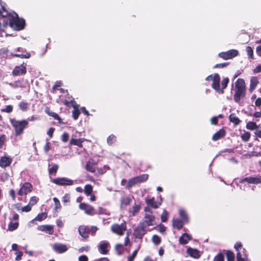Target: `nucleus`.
<instances>
[{"mask_svg": "<svg viewBox=\"0 0 261 261\" xmlns=\"http://www.w3.org/2000/svg\"><path fill=\"white\" fill-rule=\"evenodd\" d=\"M246 94V86L243 79H238L235 83V93L233 99L236 102L239 103L241 99L244 98Z\"/></svg>", "mask_w": 261, "mask_h": 261, "instance_id": "1", "label": "nucleus"}, {"mask_svg": "<svg viewBox=\"0 0 261 261\" xmlns=\"http://www.w3.org/2000/svg\"><path fill=\"white\" fill-rule=\"evenodd\" d=\"M10 122L14 128V134L16 137L21 136L29 125V122L25 119L16 120L15 118H10Z\"/></svg>", "mask_w": 261, "mask_h": 261, "instance_id": "2", "label": "nucleus"}, {"mask_svg": "<svg viewBox=\"0 0 261 261\" xmlns=\"http://www.w3.org/2000/svg\"><path fill=\"white\" fill-rule=\"evenodd\" d=\"M9 24L14 30L19 31L25 28V21L23 18H19L18 14L15 13V16H11L9 18Z\"/></svg>", "mask_w": 261, "mask_h": 261, "instance_id": "3", "label": "nucleus"}, {"mask_svg": "<svg viewBox=\"0 0 261 261\" xmlns=\"http://www.w3.org/2000/svg\"><path fill=\"white\" fill-rule=\"evenodd\" d=\"M149 177L147 174H143L128 179L127 184L125 187L127 189H129L136 185L146 181Z\"/></svg>", "mask_w": 261, "mask_h": 261, "instance_id": "4", "label": "nucleus"}, {"mask_svg": "<svg viewBox=\"0 0 261 261\" xmlns=\"http://www.w3.org/2000/svg\"><path fill=\"white\" fill-rule=\"evenodd\" d=\"M147 230H149L139 223L134 230L133 235L136 239H139L142 242V239Z\"/></svg>", "mask_w": 261, "mask_h": 261, "instance_id": "5", "label": "nucleus"}, {"mask_svg": "<svg viewBox=\"0 0 261 261\" xmlns=\"http://www.w3.org/2000/svg\"><path fill=\"white\" fill-rule=\"evenodd\" d=\"M234 248L237 251V261H245L243 257H246V250L243 248L242 243L240 242H237L234 245Z\"/></svg>", "mask_w": 261, "mask_h": 261, "instance_id": "6", "label": "nucleus"}, {"mask_svg": "<svg viewBox=\"0 0 261 261\" xmlns=\"http://www.w3.org/2000/svg\"><path fill=\"white\" fill-rule=\"evenodd\" d=\"M33 190V186L29 182H24L20 187L19 190L17 192L19 196L27 195L31 193Z\"/></svg>", "mask_w": 261, "mask_h": 261, "instance_id": "7", "label": "nucleus"}, {"mask_svg": "<svg viewBox=\"0 0 261 261\" xmlns=\"http://www.w3.org/2000/svg\"><path fill=\"white\" fill-rule=\"evenodd\" d=\"M126 230V224L125 221H123L121 224H114L111 226L112 231L119 236H122Z\"/></svg>", "mask_w": 261, "mask_h": 261, "instance_id": "8", "label": "nucleus"}, {"mask_svg": "<svg viewBox=\"0 0 261 261\" xmlns=\"http://www.w3.org/2000/svg\"><path fill=\"white\" fill-rule=\"evenodd\" d=\"M140 223L147 228L149 226L154 225L156 224L155 216L153 214H145L143 220L140 222Z\"/></svg>", "mask_w": 261, "mask_h": 261, "instance_id": "9", "label": "nucleus"}, {"mask_svg": "<svg viewBox=\"0 0 261 261\" xmlns=\"http://www.w3.org/2000/svg\"><path fill=\"white\" fill-rule=\"evenodd\" d=\"M27 63L24 62L20 65L16 66L12 71V75L17 76L25 75L27 72Z\"/></svg>", "mask_w": 261, "mask_h": 261, "instance_id": "10", "label": "nucleus"}, {"mask_svg": "<svg viewBox=\"0 0 261 261\" xmlns=\"http://www.w3.org/2000/svg\"><path fill=\"white\" fill-rule=\"evenodd\" d=\"M51 182L60 186H72L74 184L73 180L66 177H57L51 180Z\"/></svg>", "mask_w": 261, "mask_h": 261, "instance_id": "11", "label": "nucleus"}, {"mask_svg": "<svg viewBox=\"0 0 261 261\" xmlns=\"http://www.w3.org/2000/svg\"><path fill=\"white\" fill-rule=\"evenodd\" d=\"M239 54V51L236 49H230L227 51L221 52L218 54V56L224 60H228L237 57Z\"/></svg>", "mask_w": 261, "mask_h": 261, "instance_id": "12", "label": "nucleus"}, {"mask_svg": "<svg viewBox=\"0 0 261 261\" xmlns=\"http://www.w3.org/2000/svg\"><path fill=\"white\" fill-rule=\"evenodd\" d=\"M79 208L88 215L93 216L96 214L94 207L88 203H81L79 204Z\"/></svg>", "mask_w": 261, "mask_h": 261, "instance_id": "13", "label": "nucleus"}, {"mask_svg": "<svg viewBox=\"0 0 261 261\" xmlns=\"http://www.w3.org/2000/svg\"><path fill=\"white\" fill-rule=\"evenodd\" d=\"M247 182L250 184L257 185L261 184V176L258 175L257 177L249 176L243 178L240 180V183H244Z\"/></svg>", "mask_w": 261, "mask_h": 261, "instance_id": "14", "label": "nucleus"}, {"mask_svg": "<svg viewBox=\"0 0 261 261\" xmlns=\"http://www.w3.org/2000/svg\"><path fill=\"white\" fill-rule=\"evenodd\" d=\"M13 159L9 156H2L0 158V167L2 168H6L10 166Z\"/></svg>", "mask_w": 261, "mask_h": 261, "instance_id": "15", "label": "nucleus"}, {"mask_svg": "<svg viewBox=\"0 0 261 261\" xmlns=\"http://www.w3.org/2000/svg\"><path fill=\"white\" fill-rule=\"evenodd\" d=\"M97 163L93 159H90L87 163L85 166V169L87 171L95 173L96 172V166Z\"/></svg>", "mask_w": 261, "mask_h": 261, "instance_id": "16", "label": "nucleus"}, {"mask_svg": "<svg viewBox=\"0 0 261 261\" xmlns=\"http://www.w3.org/2000/svg\"><path fill=\"white\" fill-rule=\"evenodd\" d=\"M213 82L212 84V87L216 92H218L220 90V76L217 73H214V76L213 78Z\"/></svg>", "mask_w": 261, "mask_h": 261, "instance_id": "17", "label": "nucleus"}, {"mask_svg": "<svg viewBox=\"0 0 261 261\" xmlns=\"http://www.w3.org/2000/svg\"><path fill=\"white\" fill-rule=\"evenodd\" d=\"M145 203L147 205L150 206L151 208L154 209L158 208L162 204L161 202H158L156 201L154 197L150 198H146Z\"/></svg>", "mask_w": 261, "mask_h": 261, "instance_id": "18", "label": "nucleus"}, {"mask_svg": "<svg viewBox=\"0 0 261 261\" xmlns=\"http://www.w3.org/2000/svg\"><path fill=\"white\" fill-rule=\"evenodd\" d=\"M54 250L58 253H63L67 251L68 248L65 244L55 243L53 245Z\"/></svg>", "mask_w": 261, "mask_h": 261, "instance_id": "19", "label": "nucleus"}, {"mask_svg": "<svg viewBox=\"0 0 261 261\" xmlns=\"http://www.w3.org/2000/svg\"><path fill=\"white\" fill-rule=\"evenodd\" d=\"M79 232L82 238L86 239L89 237L90 228L87 226H80L78 229Z\"/></svg>", "mask_w": 261, "mask_h": 261, "instance_id": "20", "label": "nucleus"}, {"mask_svg": "<svg viewBox=\"0 0 261 261\" xmlns=\"http://www.w3.org/2000/svg\"><path fill=\"white\" fill-rule=\"evenodd\" d=\"M38 230L43 231L48 234H53L54 232V227L50 225H40L37 228Z\"/></svg>", "mask_w": 261, "mask_h": 261, "instance_id": "21", "label": "nucleus"}, {"mask_svg": "<svg viewBox=\"0 0 261 261\" xmlns=\"http://www.w3.org/2000/svg\"><path fill=\"white\" fill-rule=\"evenodd\" d=\"M44 111L47 115L53 117L55 120H57L58 121V123L59 124H63L62 119L59 117L58 114L52 112L49 107H46Z\"/></svg>", "mask_w": 261, "mask_h": 261, "instance_id": "22", "label": "nucleus"}, {"mask_svg": "<svg viewBox=\"0 0 261 261\" xmlns=\"http://www.w3.org/2000/svg\"><path fill=\"white\" fill-rule=\"evenodd\" d=\"M25 82L23 78L20 79L15 81L13 83L9 84V85L13 88H23L25 87Z\"/></svg>", "mask_w": 261, "mask_h": 261, "instance_id": "23", "label": "nucleus"}, {"mask_svg": "<svg viewBox=\"0 0 261 261\" xmlns=\"http://www.w3.org/2000/svg\"><path fill=\"white\" fill-rule=\"evenodd\" d=\"M226 132L224 128H222L215 133L212 136V140L214 141L219 140L224 138L226 135Z\"/></svg>", "mask_w": 261, "mask_h": 261, "instance_id": "24", "label": "nucleus"}, {"mask_svg": "<svg viewBox=\"0 0 261 261\" xmlns=\"http://www.w3.org/2000/svg\"><path fill=\"white\" fill-rule=\"evenodd\" d=\"M259 84V81L257 77L252 76L250 79V83L249 88V91L250 93L255 89L257 86Z\"/></svg>", "mask_w": 261, "mask_h": 261, "instance_id": "25", "label": "nucleus"}, {"mask_svg": "<svg viewBox=\"0 0 261 261\" xmlns=\"http://www.w3.org/2000/svg\"><path fill=\"white\" fill-rule=\"evenodd\" d=\"M187 254L191 257L198 259L200 257L199 251L197 249L189 247L187 249Z\"/></svg>", "mask_w": 261, "mask_h": 261, "instance_id": "26", "label": "nucleus"}, {"mask_svg": "<svg viewBox=\"0 0 261 261\" xmlns=\"http://www.w3.org/2000/svg\"><path fill=\"white\" fill-rule=\"evenodd\" d=\"M191 239L192 237L190 235L187 233H184L179 238V242L180 244L185 245Z\"/></svg>", "mask_w": 261, "mask_h": 261, "instance_id": "27", "label": "nucleus"}, {"mask_svg": "<svg viewBox=\"0 0 261 261\" xmlns=\"http://www.w3.org/2000/svg\"><path fill=\"white\" fill-rule=\"evenodd\" d=\"M230 122H232L234 126L239 125L241 121L235 113H231L228 117Z\"/></svg>", "mask_w": 261, "mask_h": 261, "instance_id": "28", "label": "nucleus"}, {"mask_svg": "<svg viewBox=\"0 0 261 261\" xmlns=\"http://www.w3.org/2000/svg\"><path fill=\"white\" fill-rule=\"evenodd\" d=\"M184 223H186L184 221L177 218L173 219L172 221L173 226L178 230H180L182 228Z\"/></svg>", "mask_w": 261, "mask_h": 261, "instance_id": "29", "label": "nucleus"}, {"mask_svg": "<svg viewBox=\"0 0 261 261\" xmlns=\"http://www.w3.org/2000/svg\"><path fill=\"white\" fill-rule=\"evenodd\" d=\"M109 245L108 242H101L99 245V250L101 254H107L108 252V247Z\"/></svg>", "mask_w": 261, "mask_h": 261, "instance_id": "30", "label": "nucleus"}, {"mask_svg": "<svg viewBox=\"0 0 261 261\" xmlns=\"http://www.w3.org/2000/svg\"><path fill=\"white\" fill-rule=\"evenodd\" d=\"M84 139L83 138H80V139H74L71 138L70 140V145H76L79 147H82V143L84 142Z\"/></svg>", "mask_w": 261, "mask_h": 261, "instance_id": "31", "label": "nucleus"}, {"mask_svg": "<svg viewBox=\"0 0 261 261\" xmlns=\"http://www.w3.org/2000/svg\"><path fill=\"white\" fill-rule=\"evenodd\" d=\"M110 168L108 165H105L102 167L97 168V172H95V175L97 176L103 175L108 170H109Z\"/></svg>", "mask_w": 261, "mask_h": 261, "instance_id": "32", "label": "nucleus"}, {"mask_svg": "<svg viewBox=\"0 0 261 261\" xmlns=\"http://www.w3.org/2000/svg\"><path fill=\"white\" fill-rule=\"evenodd\" d=\"M229 80L228 77H224L223 79V80L221 81V87L222 88H220V90L218 91V92L220 94H223L224 91V90L227 87V85L229 83Z\"/></svg>", "mask_w": 261, "mask_h": 261, "instance_id": "33", "label": "nucleus"}, {"mask_svg": "<svg viewBox=\"0 0 261 261\" xmlns=\"http://www.w3.org/2000/svg\"><path fill=\"white\" fill-rule=\"evenodd\" d=\"M179 214L181 218V220L184 221L185 223H188L189 221V218L185 210L180 209L179 211Z\"/></svg>", "mask_w": 261, "mask_h": 261, "instance_id": "34", "label": "nucleus"}, {"mask_svg": "<svg viewBox=\"0 0 261 261\" xmlns=\"http://www.w3.org/2000/svg\"><path fill=\"white\" fill-rule=\"evenodd\" d=\"M18 107L22 111L25 112L29 109V103L24 101H20L18 103Z\"/></svg>", "mask_w": 261, "mask_h": 261, "instance_id": "35", "label": "nucleus"}, {"mask_svg": "<svg viewBox=\"0 0 261 261\" xmlns=\"http://www.w3.org/2000/svg\"><path fill=\"white\" fill-rule=\"evenodd\" d=\"M93 192V187L90 184H87L85 186L84 193L86 195L90 196Z\"/></svg>", "mask_w": 261, "mask_h": 261, "instance_id": "36", "label": "nucleus"}, {"mask_svg": "<svg viewBox=\"0 0 261 261\" xmlns=\"http://www.w3.org/2000/svg\"><path fill=\"white\" fill-rule=\"evenodd\" d=\"M246 128L248 129L249 130H254L257 129L258 128V126L257 125L256 123L255 122L253 121H249L246 124Z\"/></svg>", "mask_w": 261, "mask_h": 261, "instance_id": "37", "label": "nucleus"}, {"mask_svg": "<svg viewBox=\"0 0 261 261\" xmlns=\"http://www.w3.org/2000/svg\"><path fill=\"white\" fill-rule=\"evenodd\" d=\"M59 169V166L57 164L54 165L48 169V173L50 175H55Z\"/></svg>", "mask_w": 261, "mask_h": 261, "instance_id": "38", "label": "nucleus"}, {"mask_svg": "<svg viewBox=\"0 0 261 261\" xmlns=\"http://www.w3.org/2000/svg\"><path fill=\"white\" fill-rule=\"evenodd\" d=\"M47 215L46 213H41L37 215L34 219L35 220L42 221L47 218Z\"/></svg>", "mask_w": 261, "mask_h": 261, "instance_id": "39", "label": "nucleus"}, {"mask_svg": "<svg viewBox=\"0 0 261 261\" xmlns=\"http://www.w3.org/2000/svg\"><path fill=\"white\" fill-rule=\"evenodd\" d=\"M226 256L227 261H234L235 256L232 251L228 250L226 252Z\"/></svg>", "mask_w": 261, "mask_h": 261, "instance_id": "40", "label": "nucleus"}, {"mask_svg": "<svg viewBox=\"0 0 261 261\" xmlns=\"http://www.w3.org/2000/svg\"><path fill=\"white\" fill-rule=\"evenodd\" d=\"M116 141V137L112 134L107 138V143L109 145H112Z\"/></svg>", "mask_w": 261, "mask_h": 261, "instance_id": "41", "label": "nucleus"}, {"mask_svg": "<svg viewBox=\"0 0 261 261\" xmlns=\"http://www.w3.org/2000/svg\"><path fill=\"white\" fill-rule=\"evenodd\" d=\"M80 114V111L79 109V106L76 108H73V110L72 112V116L74 120L78 119Z\"/></svg>", "mask_w": 261, "mask_h": 261, "instance_id": "42", "label": "nucleus"}, {"mask_svg": "<svg viewBox=\"0 0 261 261\" xmlns=\"http://www.w3.org/2000/svg\"><path fill=\"white\" fill-rule=\"evenodd\" d=\"M246 51L247 53L249 58L250 59H254L253 50L251 46H247L246 48Z\"/></svg>", "mask_w": 261, "mask_h": 261, "instance_id": "43", "label": "nucleus"}, {"mask_svg": "<svg viewBox=\"0 0 261 261\" xmlns=\"http://www.w3.org/2000/svg\"><path fill=\"white\" fill-rule=\"evenodd\" d=\"M251 137V134L248 132H245L241 135V137L243 141L247 142L249 140Z\"/></svg>", "mask_w": 261, "mask_h": 261, "instance_id": "44", "label": "nucleus"}, {"mask_svg": "<svg viewBox=\"0 0 261 261\" xmlns=\"http://www.w3.org/2000/svg\"><path fill=\"white\" fill-rule=\"evenodd\" d=\"M18 222H11L8 225V230L9 231H13L18 228Z\"/></svg>", "mask_w": 261, "mask_h": 261, "instance_id": "45", "label": "nucleus"}, {"mask_svg": "<svg viewBox=\"0 0 261 261\" xmlns=\"http://www.w3.org/2000/svg\"><path fill=\"white\" fill-rule=\"evenodd\" d=\"M152 241L155 245L158 246L161 242V238L158 235L154 234L152 237Z\"/></svg>", "mask_w": 261, "mask_h": 261, "instance_id": "46", "label": "nucleus"}, {"mask_svg": "<svg viewBox=\"0 0 261 261\" xmlns=\"http://www.w3.org/2000/svg\"><path fill=\"white\" fill-rule=\"evenodd\" d=\"M13 56L16 57H19V58H20L21 59H23V58L28 59V58H29L30 57L31 55H30V53L26 52V53L25 54H14L13 55Z\"/></svg>", "mask_w": 261, "mask_h": 261, "instance_id": "47", "label": "nucleus"}, {"mask_svg": "<svg viewBox=\"0 0 261 261\" xmlns=\"http://www.w3.org/2000/svg\"><path fill=\"white\" fill-rule=\"evenodd\" d=\"M38 201H39V198H38L37 197H36L35 196H32L30 198L29 204L32 206L33 205H35L38 202Z\"/></svg>", "mask_w": 261, "mask_h": 261, "instance_id": "48", "label": "nucleus"}, {"mask_svg": "<svg viewBox=\"0 0 261 261\" xmlns=\"http://www.w3.org/2000/svg\"><path fill=\"white\" fill-rule=\"evenodd\" d=\"M13 110V107L12 105H8L5 108L2 109L1 111L2 112L10 113Z\"/></svg>", "mask_w": 261, "mask_h": 261, "instance_id": "49", "label": "nucleus"}, {"mask_svg": "<svg viewBox=\"0 0 261 261\" xmlns=\"http://www.w3.org/2000/svg\"><path fill=\"white\" fill-rule=\"evenodd\" d=\"M168 213L166 210H164L161 215V221L163 222H165L167 221L168 218Z\"/></svg>", "mask_w": 261, "mask_h": 261, "instance_id": "50", "label": "nucleus"}, {"mask_svg": "<svg viewBox=\"0 0 261 261\" xmlns=\"http://www.w3.org/2000/svg\"><path fill=\"white\" fill-rule=\"evenodd\" d=\"M131 199L130 198L126 197L122 199L121 201V205L124 206L128 205L130 204Z\"/></svg>", "mask_w": 261, "mask_h": 261, "instance_id": "51", "label": "nucleus"}, {"mask_svg": "<svg viewBox=\"0 0 261 261\" xmlns=\"http://www.w3.org/2000/svg\"><path fill=\"white\" fill-rule=\"evenodd\" d=\"M214 261H224V257L222 253H219L214 258Z\"/></svg>", "mask_w": 261, "mask_h": 261, "instance_id": "52", "label": "nucleus"}, {"mask_svg": "<svg viewBox=\"0 0 261 261\" xmlns=\"http://www.w3.org/2000/svg\"><path fill=\"white\" fill-rule=\"evenodd\" d=\"M140 208H141L140 205H135L133 207V211H132V215H133V216L136 215V214L139 212V211L140 210Z\"/></svg>", "mask_w": 261, "mask_h": 261, "instance_id": "53", "label": "nucleus"}, {"mask_svg": "<svg viewBox=\"0 0 261 261\" xmlns=\"http://www.w3.org/2000/svg\"><path fill=\"white\" fill-rule=\"evenodd\" d=\"M229 63L228 62H225V63H223L217 64L215 65L214 68H223L227 66H228L229 65Z\"/></svg>", "mask_w": 261, "mask_h": 261, "instance_id": "54", "label": "nucleus"}, {"mask_svg": "<svg viewBox=\"0 0 261 261\" xmlns=\"http://www.w3.org/2000/svg\"><path fill=\"white\" fill-rule=\"evenodd\" d=\"M6 141V136L3 134L0 136V149L2 148L5 141Z\"/></svg>", "mask_w": 261, "mask_h": 261, "instance_id": "55", "label": "nucleus"}, {"mask_svg": "<svg viewBox=\"0 0 261 261\" xmlns=\"http://www.w3.org/2000/svg\"><path fill=\"white\" fill-rule=\"evenodd\" d=\"M70 199V194L68 193H66L62 197V201L64 203H67V202H69Z\"/></svg>", "mask_w": 261, "mask_h": 261, "instance_id": "56", "label": "nucleus"}, {"mask_svg": "<svg viewBox=\"0 0 261 261\" xmlns=\"http://www.w3.org/2000/svg\"><path fill=\"white\" fill-rule=\"evenodd\" d=\"M53 200H54V203H55V208L56 209L61 208V205L60 204V201L59 200V199L57 198H56V197H54L53 198Z\"/></svg>", "mask_w": 261, "mask_h": 261, "instance_id": "57", "label": "nucleus"}, {"mask_svg": "<svg viewBox=\"0 0 261 261\" xmlns=\"http://www.w3.org/2000/svg\"><path fill=\"white\" fill-rule=\"evenodd\" d=\"M0 15H1L3 17H11L12 16L10 12H9L7 10H6L5 12H2L1 10H0Z\"/></svg>", "mask_w": 261, "mask_h": 261, "instance_id": "58", "label": "nucleus"}, {"mask_svg": "<svg viewBox=\"0 0 261 261\" xmlns=\"http://www.w3.org/2000/svg\"><path fill=\"white\" fill-rule=\"evenodd\" d=\"M69 139V135L67 133L64 132L62 135V141L63 142H66Z\"/></svg>", "mask_w": 261, "mask_h": 261, "instance_id": "59", "label": "nucleus"}, {"mask_svg": "<svg viewBox=\"0 0 261 261\" xmlns=\"http://www.w3.org/2000/svg\"><path fill=\"white\" fill-rule=\"evenodd\" d=\"M44 151L46 153H47L48 151L50 149V143L49 142H46L45 145L44 146Z\"/></svg>", "mask_w": 261, "mask_h": 261, "instance_id": "60", "label": "nucleus"}, {"mask_svg": "<svg viewBox=\"0 0 261 261\" xmlns=\"http://www.w3.org/2000/svg\"><path fill=\"white\" fill-rule=\"evenodd\" d=\"M32 210V206L28 204V205L22 207L21 210L22 212H29Z\"/></svg>", "mask_w": 261, "mask_h": 261, "instance_id": "61", "label": "nucleus"}, {"mask_svg": "<svg viewBox=\"0 0 261 261\" xmlns=\"http://www.w3.org/2000/svg\"><path fill=\"white\" fill-rule=\"evenodd\" d=\"M9 195L11 196L12 199L15 201L16 199L15 191L14 189H12L9 191Z\"/></svg>", "mask_w": 261, "mask_h": 261, "instance_id": "62", "label": "nucleus"}, {"mask_svg": "<svg viewBox=\"0 0 261 261\" xmlns=\"http://www.w3.org/2000/svg\"><path fill=\"white\" fill-rule=\"evenodd\" d=\"M106 214V209L102 207H98V212H96V214L98 215H103Z\"/></svg>", "mask_w": 261, "mask_h": 261, "instance_id": "63", "label": "nucleus"}, {"mask_svg": "<svg viewBox=\"0 0 261 261\" xmlns=\"http://www.w3.org/2000/svg\"><path fill=\"white\" fill-rule=\"evenodd\" d=\"M253 72L254 74L261 72V65H258L256 66V67L253 70Z\"/></svg>", "mask_w": 261, "mask_h": 261, "instance_id": "64", "label": "nucleus"}]
</instances>
